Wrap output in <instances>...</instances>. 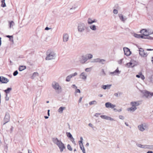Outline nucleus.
Returning a JSON list of instances; mask_svg holds the SVG:
<instances>
[{
  "label": "nucleus",
  "instance_id": "nucleus-15",
  "mask_svg": "<svg viewBox=\"0 0 153 153\" xmlns=\"http://www.w3.org/2000/svg\"><path fill=\"white\" fill-rule=\"evenodd\" d=\"M88 59L86 56H82L81 58L79 59L80 62L82 64L85 63V62L87 61Z\"/></svg>",
  "mask_w": 153,
  "mask_h": 153
},
{
  "label": "nucleus",
  "instance_id": "nucleus-5",
  "mask_svg": "<svg viewBox=\"0 0 153 153\" xmlns=\"http://www.w3.org/2000/svg\"><path fill=\"white\" fill-rule=\"evenodd\" d=\"M10 116L8 112H6L5 114V115L4 117L3 122V125H5L6 123L9 122L10 120Z\"/></svg>",
  "mask_w": 153,
  "mask_h": 153
},
{
  "label": "nucleus",
  "instance_id": "nucleus-16",
  "mask_svg": "<svg viewBox=\"0 0 153 153\" xmlns=\"http://www.w3.org/2000/svg\"><path fill=\"white\" fill-rule=\"evenodd\" d=\"M144 127H145V126H144L143 124H142L139 125L138 126V128L140 131H143L145 129V128H144Z\"/></svg>",
  "mask_w": 153,
  "mask_h": 153
},
{
  "label": "nucleus",
  "instance_id": "nucleus-22",
  "mask_svg": "<svg viewBox=\"0 0 153 153\" xmlns=\"http://www.w3.org/2000/svg\"><path fill=\"white\" fill-rule=\"evenodd\" d=\"M143 38V39H152L153 38L150 36H145L144 35H140V38Z\"/></svg>",
  "mask_w": 153,
  "mask_h": 153
},
{
  "label": "nucleus",
  "instance_id": "nucleus-23",
  "mask_svg": "<svg viewBox=\"0 0 153 153\" xmlns=\"http://www.w3.org/2000/svg\"><path fill=\"white\" fill-rule=\"evenodd\" d=\"M38 76L39 74L37 72H34L31 76V78L32 79H34L35 77Z\"/></svg>",
  "mask_w": 153,
  "mask_h": 153
},
{
  "label": "nucleus",
  "instance_id": "nucleus-14",
  "mask_svg": "<svg viewBox=\"0 0 153 153\" xmlns=\"http://www.w3.org/2000/svg\"><path fill=\"white\" fill-rule=\"evenodd\" d=\"M143 94L146 97H151L153 96V92L151 93L147 91H145L143 92Z\"/></svg>",
  "mask_w": 153,
  "mask_h": 153
},
{
  "label": "nucleus",
  "instance_id": "nucleus-24",
  "mask_svg": "<svg viewBox=\"0 0 153 153\" xmlns=\"http://www.w3.org/2000/svg\"><path fill=\"white\" fill-rule=\"evenodd\" d=\"M148 81L152 83H153V75L149 76L148 78Z\"/></svg>",
  "mask_w": 153,
  "mask_h": 153
},
{
  "label": "nucleus",
  "instance_id": "nucleus-42",
  "mask_svg": "<svg viewBox=\"0 0 153 153\" xmlns=\"http://www.w3.org/2000/svg\"><path fill=\"white\" fill-rule=\"evenodd\" d=\"M140 34H138L136 33H134L133 36L136 38H140Z\"/></svg>",
  "mask_w": 153,
  "mask_h": 153
},
{
  "label": "nucleus",
  "instance_id": "nucleus-38",
  "mask_svg": "<svg viewBox=\"0 0 153 153\" xmlns=\"http://www.w3.org/2000/svg\"><path fill=\"white\" fill-rule=\"evenodd\" d=\"M14 25V23L13 21H11L9 22V25L10 28H11L12 26H13Z\"/></svg>",
  "mask_w": 153,
  "mask_h": 153
},
{
  "label": "nucleus",
  "instance_id": "nucleus-36",
  "mask_svg": "<svg viewBox=\"0 0 153 153\" xmlns=\"http://www.w3.org/2000/svg\"><path fill=\"white\" fill-rule=\"evenodd\" d=\"M87 21L88 24L89 25L93 23V20L90 18H89L88 19Z\"/></svg>",
  "mask_w": 153,
  "mask_h": 153
},
{
  "label": "nucleus",
  "instance_id": "nucleus-43",
  "mask_svg": "<svg viewBox=\"0 0 153 153\" xmlns=\"http://www.w3.org/2000/svg\"><path fill=\"white\" fill-rule=\"evenodd\" d=\"M80 147L81 150L82 151V152H83V151H84V150H85V149H84V147L83 146V144H82V145H80L79 146Z\"/></svg>",
  "mask_w": 153,
  "mask_h": 153
},
{
  "label": "nucleus",
  "instance_id": "nucleus-4",
  "mask_svg": "<svg viewBox=\"0 0 153 153\" xmlns=\"http://www.w3.org/2000/svg\"><path fill=\"white\" fill-rule=\"evenodd\" d=\"M86 28V26L84 23L80 22L78 24L77 27L78 31L80 33L83 32Z\"/></svg>",
  "mask_w": 153,
  "mask_h": 153
},
{
  "label": "nucleus",
  "instance_id": "nucleus-3",
  "mask_svg": "<svg viewBox=\"0 0 153 153\" xmlns=\"http://www.w3.org/2000/svg\"><path fill=\"white\" fill-rule=\"evenodd\" d=\"M47 56L46 58V60H51L55 59L56 56V53L53 51H48L47 52Z\"/></svg>",
  "mask_w": 153,
  "mask_h": 153
},
{
  "label": "nucleus",
  "instance_id": "nucleus-44",
  "mask_svg": "<svg viewBox=\"0 0 153 153\" xmlns=\"http://www.w3.org/2000/svg\"><path fill=\"white\" fill-rule=\"evenodd\" d=\"M68 149L70 151H72V149L69 144H68L67 146Z\"/></svg>",
  "mask_w": 153,
  "mask_h": 153
},
{
  "label": "nucleus",
  "instance_id": "nucleus-31",
  "mask_svg": "<svg viewBox=\"0 0 153 153\" xmlns=\"http://www.w3.org/2000/svg\"><path fill=\"white\" fill-rule=\"evenodd\" d=\"M12 89V88H8L6 90L4 91L6 94H9Z\"/></svg>",
  "mask_w": 153,
  "mask_h": 153
},
{
  "label": "nucleus",
  "instance_id": "nucleus-46",
  "mask_svg": "<svg viewBox=\"0 0 153 153\" xmlns=\"http://www.w3.org/2000/svg\"><path fill=\"white\" fill-rule=\"evenodd\" d=\"M122 94V93L121 92H118V93H115L114 94V95L116 97H117L119 95V96H120Z\"/></svg>",
  "mask_w": 153,
  "mask_h": 153
},
{
  "label": "nucleus",
  "instance_id": "nucleus-47",
  "mask_svg": "<svg viewBox=\"0 0 153 153\" xmlns=\"http://www.w3.org/2000/svg\"><path fill=\"white\" fill-rule=\"evenodd\" d=\"M18 73V71H16L13 73V75L14 76H16Z\"/></svg>",
  "mask_w": 153,
  "mask_h": 153
},
{
  "label": "nucleus",
  "instance_id": "nucleus-60",
  "mask_svg": "<svg viewBox=\"0 0 153 153\" xmlns=\"http://www.w3.org/2000/svg\"><path fill=\"white\" fill-rule=\"evenodd\" d=\"M101 114L100 113H96L94 114V116L97 117H98V115H100Z\"/></svg>",
  "mask_w": 153,
  "mask_h": 153
},
{
  "label": "nucleus",
  "instance_id": "nucleus-26",
  "mask_svg": "<svg viewBox=\"0 0 153 153\" xmlns=\"http://www.w3.org/2000/svg\"><path fill=\"white\" fill-rule=\"evenodd\" d=\"M148 36H149V35L152 34H153V30H152L151 29H147Z\"/></svg>",
  "mask_w": 153,
  "mask_h": 153
},
{
  "label": "nucleus",
  "instance_id": "nucleus-53",
  "mask_svg": "<svg viewBox=\"0 0 153 153\" xmlns=\"http://www.w3.org/2000/svg\"><path fill=\"white\" fill-rule=\"evenodd\" d=\"M9 100V98L8 97L7 94H6V97H5V100L6 101H8Z\"/></svg>",
  "mask_w": 153,
  "mask_h": 153
},
{
  "label": "nucleus",
  "instance_id": "nucleus-34",
  "mask_svg": "<svg viewBox=\"0 0 153 153\" xmlns=\"http://www.w3.org/2000/svg\"><path fill=\"white\" fill-rule=\"evenodd\" d=\"M111 103L110 102H107L105 103V107L107 108H110L111 106Z\"/></svg>",
  "mask_w": 153,
  "mask_h": 153
},
{
  "label": "nucleus",
  "instance_id": "nucleus-64",
  "mask_svg": "<svg viewBox=\"0 0 153 153\" xmlns=\"http://www.w3.org/2000/svg\"><path fill=\"white\" fill-rule=\"evenodd\" d=\"M50 29V28H49L48 27H46L45 28V30H49Z\"/></svg>",
  "mask_w": 153,
  "mask_h": 153
},
{
  "label": "nucleus",
  "instance_id": "nucleus-12",
  "mask_svg": "<svg viewBox=\"0 0 153 153\" xmlns=\"http://www.w3.org/2000/svg\"><path fill=\"white\" fill-rule=\"evenodd\" d=\"M69 38L68 35L66 33H64L63 36V41L64 42H67Z\"/></svg>",
  "mask_w": 153,
  "mask_h": 153
},
{
  "label": "nucleus",
  "instance_id": "nucleus-37",
  "mask_svg": "<svg viewBox=\"0 0 153 153\" xmlns=\"http://www.w3.org/2000/svg\"><path fill=\"white\" fill-rule=\"evenodd\" d=\"M71 78V76L70 75L68 76L66 78V81L67 82H69Z\"/></svg>",
  "mask_w": 153,
  "mask_h": 153
},
{
  "label": "nucleus",
  "instance_id": "nucleus-1",
  "mask_svg": "<svg viewBox=\"0 0 153 153\" xmlns=\"http://www.w3.org/2000/svg\"><path fill=\"white\" fill-rule=\"evenodd\" d=\"M53 142L56 145L59 147L60 152H62L65 149L64 144L60 140H59L58 138H52Z\"/></svg>",
  "mask_w": 153,
  "mask_h": 153
},
{
  "label": "nucleus",
  "instance_id": "nucleus-59",
  "mask_svg": "<svg viewBox=\"0 0 153 153\" xmlns=\"http://www.w3.org/2000/svg\"><path fill=\"white\" fill-rule=\"evenodd\" d=\"M88 126L92 128H93V125L91 123H90L88 124Z\"/></svg>",
  "mask_w": 153,
  "mask_h": 153
},
{
  "label": "nucleus",
  "instance_id": "nucleus-10",
  "mask_svg": "<svg viewBox=\"0 0 153 153\" xmlns=\"http://www.w3.org/2000/svg\"><path fill=\"white\" fill-rule=\"evenodd\" d=\"M87 76V74L84 72L82 73L79 75L80 78L84 81H85L86 79Z\"/></svg>",
  "mask_w": 153,
  "mask_h": 153
},
{
  "label": "nucleus",
  "instance_id": "nucleus-62",
  "mask_svg": "<svg viewBox=\"0 0 153 153\" xmlns=\"http://www.w3.org/2000/svg\"><path fill=\"white\" fill-rule=\"evenodd\" d=\"M82 141L80 140L79 141V146H80V145H82Z\"/></svg>",
  "mask_w": 153,
  "mask_h": 153
},
{
  "label": "nucleus",
  "instance_id": "nucleus-50",
  "mask_svg": "<svg viewBox=\"0 0 153 153\" xmlns=\"http://www.w3.org/2000/svg\"><path fill=\"white\" fill-rule=\"evenodd\" d=\"M140 74L141 75V76H140L141 78V79H142L143 80L145 79V78L144 76L143 75H142V74L141 73Z\"/></svg>",
  "mask_w": 153,
  "mask_h": 153
},
{
  "label": "nucleus",
  "instance_id": "nucleus-13",
  "mask_svg": "<svg viewBox=\"0 0 153 153\" xmlns=\"http://www.w3.org/2000/svg\"><path fill=\"white\" fill-rule=\"evenodd\" d=\"M120 71H119L118 68H117L114 71L110 72L109 74H111L113 76L118 75L119 74H120Z\"/></svg>",
  "mask_w": 153,
  "mask_h": 153
},
{
  "label": "nucleus",
  "instance_id": "nucleus-2",
  "mask_svg": "<svg viewBox=\"0 0 153 153\" xmlns=\"http://www.w3.org/2000/svg\"><path fill=\"white\" fill-rule=\"evenodd\" d=\"M52 86L53 89L57 94H59L62 91V88L57 82H53L52 84Z\"/></svg>",
  "mask_w": 153,
  "mask_h": 153
},
{
  "label": "nucleus",
  "instance_id": "nucleus-49",
  "mask_svg": "<svg viewBox=\"0 0 153 153\" xmlns=\"http://www.w3.org/2000/svg\"><path fill=\"white\" fill-rule=\"evenodd\" d=\"M91 68H87L85 69V71L86 72H89L91 71Z\"/></svg>",
  "mask_w": 153,
  "mask_h": 153
},
{
  "label": "nucleus",
  "instance_id": "nucleus-8",
  "mask_svg": "<svg viewBox=\"0 0 153 153\" xmlns=\"http://www.w3.org/2000/svg\"><path fill=\"white\" fill-rule=\"evenodd\" d=\"M9 81V80L3 76H0V82L3 83H7Z\"/></svg>",
  "mask_w": 153,
  "mask_h": 153
},
{
  "label": "nucleus",
  "instance_id": "nucleus-33",
  "mask_svg": "<svg viewBox=\"0 0 153 153\" xmlns=\"http://www.w3.org/2000/svg\"><path fill=\"white\" fill-rule=\"evenodd\" d=\"M86 57H87L88 59H91L93 57V55L90 53L86 54Z\"/></svg>",
  "mask_w": 153,
  "mask_h": 153
},
{
  "label": "nucleus",
  "instance_id": "nucleus-63",
  "mask_svg": "<svg viewBox=\"0 0 153 153\" xmlns=\"http://www.w3.org/2000/svg\"><path fill=\"white\" fill-rule=\"evenodd\" d=\"M140 76L141 75L140 74H139L138 75H137L136 76V77L138 78H140Z\"/></svg>",
  "mask_w": 153,
  "mask_h": 153
},
{
  "label": "nucleus",
  "instance_id": "nucleus-40",
  "mask_svg": "<svg viewBox=\"0 0 153 153\" xmlns=\"http://www.w3.org/2000/svg\"><path fill=\"white\" fill-rule=\"evenodd\" d=\"M147 146L146 147V149L153 150V145H146Z\"/></svg>",
  "mask_w": 153,
  "mask_h": 153
},
{
  "label": "nucleus",
  "instance_id": "nucleus-20",
  "mask_svg": "<svg viewBox=\"0 0 153 153\" xmlns=\"http://www.w3.org/2000/svg\"><path fill=\"white\" fill-rule=\"evenodd\" d=\"M131 106H135L136 107L139 105V103L137 102H131Z\"/></svg>",
  "mask_w": 153,
  "mask_h": 153
},
{
  "label": "nucleus",
  "instance_id": "nucleus-48",
  "mask_svg": "<svg viewBox=\"0 0 153 153\" xmlns=\"http://www.w3.org/2000/svg\"><path fill=\"white\" fill-rule=\"evenodd\" d=\"M81 92L80 91L79 89H78L76 88L75 92V94H76L78 93H80Z\"/></svg>",
  "mask_w": 153,
  "mask_h": 153
},
{
  "label": "nucleus",
  "instance_id": "nucleus-35",
  "mask_svg": "<svg viewBox=\"0 0 153 153\" xmlns=\"http://www.w3.org/2000/svg\"><path fill=\"white\" fill-rule=\"evenodd\" d=\"M97 103V102L95 100H94L91 101L90 102H89V104L90 105H96Z\"/></svg>",
  "mask_w": 153,
  "mask_h": 153
},
{
  "label": "nucleus",
  "instance_id": "nucleus-21",
  "mask_svg": "<svg viewBox=\"0 0 153 153\" xmlns=\"http://www.w3.org/2000/svg\"><path fill=\"white\" fill-rule=\"evenodd\" d=\"M111 86V85H103L102 86V88L104 89H109Z\"/></svg>",
  "mask_w": 153,
  "mask_h": 153
},
{
  "label": "nucleus",
  "instance_id": "nucleus-56",
  "mask_svg": "<svg viewBox=\"0 0 153 153\" xmlns=\"http://www.w3.org/2000/svg\"><path fill=\"white\" fill-rule=\"evenodd\" d=\"M72 87L73 88H75L76 89L77 88V86L75 85H72Z\"/></svg>",
  "mask_w": 153,
  "mask_h": 153
},
{
  "label": "nucleus",
  "instance_id": "nucleus-58",
  "mask_svg": "<svg viewBox=\"0 0 153 153\" xmlns=\"http://www.w3.org/2000/svg\"><path fill=\"white\" fill-rule=\"evenodd\" d=\"M1 6L3 7H6V5L5 2L3 3V4L2 3Z\"/></svg>",
  "mask_w": 153,
  "mask_h": 153
},
{
  "label": "nucleus",
  "instance_id": "nucleus-19",
  "mask_svg": "<svg viewBox=\"0 0 153 153\" xmlns=\"http://www.w3.org/2000/svg\"><path fill=\"white\" fill-rule=\"evenodd\" d=\"M136 145L137 147L142 148H146L147 146L146 145H143L140 143H136Z\"/></svg>",
  "mask_w": 153,
  "mask_h": 153
},
{
  "label": "nucleus",
  "instance_id": "nucleus-11",
  "mask_svg": "<svg viewBox=\"0 0 153 153\" xmlns=\"http://www.w3.org/2000/svg\"><path fill=\"white\" fill-rule=\"evenodd\" d=\"M135 66V64L134 62V61L132 60L126 64V66L128 68H133Z\"/></svg>",
  "mask_w": 153,
  "mask_h": 153
},
{
  "label": "nucleus",
  "instance_id": "nucleus-57",
  "mask_svg": "<svg viewBox=\"0 0 153 153\" xmlns=\"http://www.w3.org/2000/svg\"><path fill=\"white\" fill-rule=\"evenodd\" d=\"M82 97H80L79 100V103H80L81 102L82 99Z\"/></svg>",
  "mask_w": 153,
  "mask_h": 153
},
{
  "label": "nucleus",
  "instance_id": "nucleus-39",
  "mask_svg": "<svg viewBox=\"0 0 153 153\" xmlns=\"http://www.w3.org/2000/svg\"><path fill=\"white\" fill-rule=\"evenodd\" d=\"M6 37L9 38L11 41L13 42V36L7 35Z\"/></svg>",
  "mask_w": 153,
  "mask_h": 153
},
{
  "label": "nucleus",
  "instance_id": "nucleus-30",
  "mask_svg": "<svg viewBox=\"0 0 153 153\" xmlns=\"http://www.w3.org/2000/svg\"><path fill=\"white\" fill-rule=\"evenodd\" d=\"M100 58H97L93 60L92 61V62H99L100 63Z\"/></svg>",
  "mask_w": 153,
  "mask_h": 153
},
{
  "label": "nucleus",
  "instance_id": "nucleus-61",
  "mask_svg": "<svg viewBox=\"0 0 153 153\" xmlns=\"http://www.w3.org/2000/svg\"><path fill=\"white\" fill-rule=\"evenodd\" d=\"M123 59H120L118 62H119V64H121L122 63V61L123 60Z\"/></svg>",
  "mask_w": 153,
  "mask_h": 153
},
{
  "label": "nucleus",
  "instance_id": "nucleus-9",
  "mask_svg": "<svg viewBox=\"0 0 153 153\" xmlns=\"http://www.w3.org/2000/svg\"><path fill=\"white\" fill-rule=\"evenodd\" d=\"M100 117L103 119H104L110 121H114L113 118H111V117L108 116L107 115H102L100 116Z\"/></svg>",
  "mask_w": 153,
  "mask_h": 153
},
{
  "label": "nucleus",
  "instance_id": "nucleus-25",
  "mask_svg": "<svg viewBox=\"0 0 153 153\" xmlns=\"http://www.w3.org/2000/svg\"><path fill=\"white\" fill-rule=\"evenodd\" d=\"M66 108L65 107H61L59 108L58 110V111L60 113H62L63 112V111Z\"/></svg>",
  "mask_w": 153,
  "mask_h": 153
},
{
  "label": "nucleus",
  "instance_id": "nucleus-18",
  "mask_svg": "<svg viewBox=\"0 0 153 153\" xmlns=\"http://www.w3.org/2000/svg\"><path fill=\"white\" fill-rule=\"evenodd\" d=\"M119 16L120 18V19L123 22H124L126 20V17H123V15L122 14H119Z\"/></svg>",
  "mask_w": 153,
  "mask_h": 153
},
{
  "label": "nucleus",
  "instance_id": "nucleus-54",
  "mask_svg": "<svg viewBox=\"0 0 153 153\" xmlns=\"http://www.w3.org/2000/svg\"><path fill=\"white\" fill-rule=\"evenodd\" d=\"M115 107H116V105H114L111 104V106L110 108H113Z\"/></svg>",
  "mask_w": 153,
  "mask_h": 153
},
{
  "label": "nucleus",
  "instance_id": "nucleus-45",
  "mask_svg": "<svg viewBox=\"0 0 153 153\" xmlns=\"http://www.w3.org/2000/svg\"><path fill=\"white\" fill-rule=\"evenodd\" d=\"M105 60L104 59H101L100 63H101L102 64H104L105 63Z\"/></svg>",
  "mask_w": 153,
  "mask_h": 153
},
{
  "label": "nucleus",
  "instance_id": "nucleus-51",
  "mask_svg": "<svg viewBox=\"0 0 153 153\" xmlns=\"http://www.w3.org/2000/svg\"><path fill=\"white\" fill-rule=\"evenodd\" d=\"M113 13L115 14H117L118 13V11L116 9H114L113 10Z\"/></svg>",
  "mask_w": 153,
  "mask_h": 153
},
{
  "label": "nucleus",
  "instance_id": "nucleus-55",
  "mask_svg": "<svg viewBox=\"0 0 153 153\" xmlns=\"http://www.w3.org/2000/svg\"><path fill=\"white\" fill-rule=\"evenodd\" d=\"M71 141L74 144H75V142L74 141V139L73 137V138H71Z\"/></svg>",
  "mask_w": 153,
  "mask_h": 153
},
{
  "label": "nucleus",
  "instance_id": "nucleus-17",
  "mask_svg": "<svg viewBox=\"0 0 153 153\" xmlns=\"http://www.w3.org/2000/svg\"><path fill=\"white\" fill-rule=\"evenodd\" d=\"M140 33L141 34H143V35H144L145 36H148V34H147V29H143L140 30Z\"/></svg>",
  "mask_w": 153,
  "mask_h": 153
},
{
  "label": "nucleus",
  "instance_id": "nucleus-28",
  "mask_svg": "<svg viewBox=\"0 0 153 153\" xmlns=\"http://www.w3.org/2000/svg\"><path fill=\"white\" fill-rule=\"evenodd\" d=\"M26 68V67L25 66H20L19 68V71H22Z\"/></svg>",
  "mask_w": 153,
  "mask_h": 153
},
{
  "label": "nucleus",
  "instance_id": "nucleus-6",
  "mask_svg": "<svg viewBox=\"0 0 153 153\" xmlns=\"http://www.w3.org/2000/svg\"><path fill=\"white\" fill-rule=\"evenodd\" d=\"M139 54L141 56L146 57L148 55L147 53L145 52L143 48H139Z\"/></svg>",
  "mask_w": 153,
  "mask_h": 153
},
{
  "label": "nucleus",
  "instance_id": "nucleus-29",
  "mask_svg": "<svg viewBox=\"0 0 153 153\" xmlns=\"http://www.w3.org/2000/svg\"><path fill=\"white\" fill-rule=\"evenodd\" d=\"M90 28L93 30L95 31L96 30V27L94 25H92L89 26Z\"/></svg>",
  "mask_w": 153,
  "mask_h": 153
},
{
  "label": "nucleus",
  "instance_id": "nucleus-52",
  "mask_svg": "<svg viewBox=\"0 0 153 153\" xmlns=\"http://www.w3.org/2000/svg\"><path fill=\"white\" fill-rule=\"evenodd\" d=\"M119 119H121V120H123L124 119V116H123L122 115H120L119 116Z\"/></svg>",
  "mask_w": 153,
  "mask_h": 153
},
{
  "label": "nucleus",
  "instance_id": "nucleus-27",
  "mask_svg": "<svg viewBox=\"0 0 153 153\" xmlns=\"http://www.w3.org/2000/svg\"><path fill=\"white\" fill-rule=\"evenodd\" d=\"M137 109V107H135V106H132V107H131L130 108L128 109V111L130 110L131 111H134Z\"/></svg>",
  "mask_w": 153,
  "mask_h": 153
},
{
  "label": "nucleus",
  "instance_id": "nucleus-7",
  "mask_svg": "<svg viewBox=\"0 0 153 153\" xmlns=\"http://www.w3.org/2000/svg\"><path fill=\"white\" fill-rule=\"evenodd\" d=\"M123 51L125 55L126 56H129L131 54V52L128 48L126 47L124 48Z\"/></svg>",
  "mask_w": 153,
  "mask_h": 153
},
{
  "label": "nucleus",
  "instance_id": "nucleus-32",
  "mask_svg": "<svg viewBox=\"0 0 153 153\" xmlns=\"http://www.w3.org/2000/svg\"><path fill=\"white\" fill-rule=\"evenodd\" d=\"M66 134L68 137L70 138V139L73 138V137L70 132H67Z\"/></svg>",
  "mask_w": 153,
  "mask_h": 153
},
{
  "label": "nucleus",
  "instance_id": "nucleus-41",
  "mask_svg": "<svg viewBox=\"0 0 153 153\" xmlns=\"http://www.w3.org/2000/svg\"><path fill=\"white\" fill-rule=\"evenodd\" d=\"M77 75V73L76 72H75L74 74H72L70 75L71 76V78L74 77Z\"/></svg>",
  "mask_w": 153,
  "mask_h": 153
}]
</instances>
